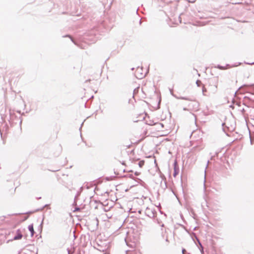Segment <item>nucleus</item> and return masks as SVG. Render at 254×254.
I'll list each match as a JSON object with an SVG mask.
<instances>
[{"label":"nucleus","instance_id":"f257e3e1","mask_svg":"<svg viewBox=\"0 0 254 254\" xmlns=\"http://www.w3.org/2000/svg\"><path fill=\"white\" fill-rule=\"evenodd\" d=\"M156 211L154 209L147 207L145 210V214L150 218H153L155 216Z\"/></svg>","mask_w":254,"mask_h":254},{"label":"nucleus","instance_id":"f03ea898","mask_svg":"<svg viewBox=\"0 0 254 254\" xmlns=\"http://www.w3.org/2000/svg\"><path fill=\"white\" fill-rule=\"evenodd\" d=\"M142 71V67H138L136 70L135 75L136 77L138 79H142L145 76L146 73H143L141 71Z\"/></svg>","mask_w":254,"mask_h":254},{"label":"nucleus","instance_id":"7ed1b4c3","mask_svg":"<svg viewBox=\"0 0 254 254\" xmlns=\"http://www.w3.org/2000/svg\"><path fill=\"white\" fill-rule=\"evenodd\" d=\"M94 248L100 252H104L108 249V246L107 245L102 246L97 243L96 246H94Z\"/></svg>","mask_w":254,"mask_h":254},{"label":"nucleus","instance_id":"20e7f679","mask_svg":"<svg viewBox=\"0 0 254 254\" xmlns=\"http://www.w3.org/2000/svg\"><path fill=\"white\" fill-rule=\"evenodd\" d=\"M23 237V234L22 233L20 229H17L15 232V234L13 237V240H18L21 239Z\"/></svg>","mask_w":254,"mask_h":254},{"label":"nucleus","instance_id":"39448f33","mask_svg":"<svg viewBox=\"0 0 254 254\" xmlns=\"http://www.w3.org/2000/svg\"><path fill=\"white\" fill-rule=\"evenodd\" d=\"M174 166V173H173V176L174 177H176L179 174L180 169L178 165V163L176 160L175 161L173 164Z\"/></svg>","mask_w":254,"mask_h":254},{"label":"nucleus","instance_id":"423d86ee","mask_svg":"<svg viewBox=\"0 0 254 254\" xmlns=\"http://www.w3.org/2000/svg\"><path fill=\"white\" fill-rule=\"evenodd\" d=\"M170 93H171V95L177 99L185 100H187V101H192V100L190 97H183V96H177L176 95H175L173 93L172 90L170 89Z\"/></svg>","mask_w":254,"mask_h":254},{"label":"nucleus","instance_id":"0eeeda50","mask_svg":"<svg viewBox=\"0 0 254 254\" xmlns=\"http://www.w3.org/2000/svg\"><path fill=\"white\" fill-rule=\"evenodd\" d=\"M193 235L195 238V239H196V240L197 241L198 244V245H199V249L200 250V252L201 253V254H204V250H203V247L200 241V240H199V239L197 238V237L196 236V234L194 233H193Z\"/></svg>","mask_w":254,"mask_h":254},{"label":"nucleus","instance_id":"6e6552de","mask_svg":"<svg viewBox=\"0 0 254 254\" xmlns=\"http://www.w3.org/2000/svg\"><path fill=\"white\" fill-rule=\"evenodd\" d=\"M192 100L191 101L193 102V104L192 105V107L194 109L197 110L199 107V103L198 102L196 101L195 100L193 99L192 98H190Z\"/></svg>","mask_w":254,"mask_h":254},{"label":"nucleus","instance_id":"1a4fd4ad","mask_svg":"<svg viewBox=\"0 0 254 254\" xmlns=\"http://www.w3.org/2000/svg\"><path fill=\"white\" fill-rule=\"evenodd\" d=\"M28 229L29 231L30 232L31 236L33 237L35 233V231H34V227H33V224H31L29 225L28 227Z\"/></svg>","mask_w":254,"mask_h":254},{"label":"nucleus","instance_id":"9d476101","mask_svg":"<svg viewBox=\"0 0 254 254\" xmlns=\"http://www.w3.org/2000/svg\"><path fill=\"white\" fill-rule=\"evenodd\" d=\"M214 68H217L221 70H225L226 69L225 66H222L220 64H217V65L215 66Z\"/></svg>","mask_w":254,"mask_h":254},{"label":"nucleus","instance_id":"9b49d317","mask_svg":"<svg viewBox=\"0 0 254 254\" xmlns=\"http://www.w3.org/2000/svg\"><path fill=\"white\" fill-rule=\"evenodd\" d=\"M144 165V161L141 160L138 162V166L139 167H142Z\"/></svg>","mask_w":254,"mask_h":254},{"label":"nucleus","instance_id":"f8f14e48","mask_svg":"<svg viewBox=\"0 0 254 254\" xmlns=\"http://www.w3.org/2000/svg\"><path fill=\"white\" fill-rule=\"evenodd\" d=\"M43 224V219L42 220L41 224H40V225L39 226V227H38V229L40 232H41L42 230Z\"/></svg>","mask_w":254,"mask_h":254},{"label":"nucleus","instance_id":"ddd939ff","mask_svg":"<svg viewBox=\"0 0 254 254\" xmlns=\"http://www.w3.org/2000/svg\"><path fill=\"white\" fill-rule=\"evenodd\" d=\"M237 66V65H236V64H234V65H231L229 64H226V66H225L226 67V69H227V68H230L231 67H234V66Z\"/></svg>","mask_w":254,"mask_h":254},{"label":"nucleus","instance_id":"4468645a","mask_svg":"<svg viewBox=\"0 0 254 254\" xmlns=\"http://www.w3.org/2000/svg\"><path fill=\"white\" fill-rule=\"evenodd\" d=\"M206 91H207V90L205 88L204 85H203V87H202V94H203V95H205V92H206Z\"/></svg>","mask_w":254,"mask_h":254},{"label":"nucleus","instance_id":"2eb2a0df","mask_svg":"<svg viewBox=\"0 0 254 254\" xmlns=\"http://www.w3.org/2000/svg\"><path fill=\"white\" fill-rule=\"evenodd\" d=\"M196 84L197 86H200L202 84V82L200 80H197L196 81Z\"/></svg>","mask_w":254,"mask_h":254},{"label":"nucleus","instance_id":"dca6fc26","mask_svg":"<svg viewBox=\"0 0 254 254\" xmlns=\"http://www.w3.org/2000/svg\"><path fill=\"white\" fill-rule=\"evenodd\" d=\"M68 37L69 38H70V39H71V41L72 42H73L74 44H75V42H74V40L73 39V38L70 35H65V36H63V37Z\"/></svg>","mask_w":254,"mask_h":254},{"label":"nucleus","instance_id":"f3484780","mask_svg":"<svg viewBox=\"0 0 254 254\" xmlns=\"http://www.w3.org/2000/svg\"><path fill=\"white\" fill-rule=\"evenodd\" d=\"M80 195V193L79 192H77L76 194L75 195V197H74V203H76V199L77 198V197L79 196V195Z\"/></svg>","mask_w":254,"mask_h":254},{"label":"nucleus","instance_id":"a211bd4d","mask_svg":"<svg viewBox=\"0 0 254 254\" xmlns=\"http://www.w3.org/2000/svg\"><path fill=\"white\" fill-rule=\"evenodd\" d=\"M48 205H49L48 204H45L43 207H42L41 208H39V209H38L36 211H42V210H43L44 208L48 206Z\"/></svg>","mask_w":254,"mask_h":254},{"label":"nucleus","instance_id":"6ab92c4d","mask_svg":"<svg viewBox=\"0 0 254 254\" xmlns=\"http://www.w3.org/2000/svg\"><path fill=\"white\" fill-rule=\"evenodd\" d=\"M163 177H164V178H162V177H161V183H162V181H163L164 180H165V177H164V176H163ZM164 184H165V186L166 187V181H165V180H164Z\"/></svg>","mask_w":254,"mask_h":254},{"label":"nucleus","instance_id":"aec40b11","mask_svg":"<svg viewBox=\"0 0 254 254\" xmlns=\"http://www.w3.org/2000/svg\"><path fill=\"white\" fill-rule=\"evenodd\" d=\"M232 4H238L240 2H237L236 1H233V0H232V2H231Z\"/></svg>","mask_w":254,"mask_h":254},{"label":"nucleus","instance_id":"412c9836","mask_svg":"<svg viewBox=\"0 0 254 254\" xmlns=\"http://www.w3.org/2000/svg\"><path fill=\"white\" fill-rule=\"evenodd\" d=\"M247 92L250 93L251 94L254 95V87L252 89L251 92L247 91Z\"/></svg>","mask_w":254,"mask_h":254},{"label":"nucleus","instance_id":"4be33fe9","mask_svg":"<svg viewBox=\"0 0 254 254\" xmlns=\"http://www.w3.org/2000/svg\"><path fill=\"white\" fill-rule=\"evenodd\" d=\"M244 99H248L250 101H252V99L250 97H249L248 96H245L244 97Z\"/></svg>","mask_w":254,"mask_h":254},{"label":"nucleus","instance_id":"5701e85b","mask_svg":"<svg viewBox=\"0 0 254 254\" xmlns=\"http://www.w3.org/2000/svg\"><path fill=\"white\" fill-rule=\"evenodd\" d=\"M225 123H222V126L223 127V131L225 132H226V130H225V128H224V126H225Z\"/></svg>","mask_w":254,"mask_h":254},{"label":"nucleus","instance_id":"b1692460","mask_svg":"<svg viewBox=\"0 0 254 254\" xmlns=\"http://www.w3.org/2000/svg\"><path fill=\"white\" fill-rule=\"evenodd\" d=\"M80 210V208L79 207H75V209L74 210V212Z\"/></svg>","mask_w":254,"mask_h":254},{"label":"nucleus","instance_id":"393cba45","mask_svg":"<svg viewBox=\"0 0 254 254\" xmlns=\"http://www.w3.org/2000/svg\"><path fill=\"white\" fill-rule=\"evenodd\" d=\"M245 64H249V65H253V64H254V62H253V63H245Z\"/></svg>","mask_w":254,"mask_h":254},{"label":"nucleus","instance_id":"a878e982","mask_svg":"<svg viewBox=\"0 0 254 254\" xmlns=\"http://www.w3.org/2000/svg\"><path fill=\"white\" fill-rule=\"evenodd\" d=\"M159 125L162 128L164 127V125L162 123H159Z\"/></svg>","mask_w":254,"mask_h":254},{"label":"nucleus","instance_id":"bb28decb","mask_svg":"<svg viewBox=\"0 0 254 254\" xmlns=\"http://www.w3.org/2000/svg\"><path fill=\"white\" fill-rule=\"evenodd\" d=\"M185 252H186V250L185 249H182V254H185Z\"/></svg>","mask_w":254,"mask_h":254},{"label":"nucleus","instance_id":"cd10ccee","mask_svg":"<svg viewBox=\"0 0 254 254\" xmlns=\"http://www.w3.org/2000/svg\"><path fill=\"white\" fill-rule=\"evenodd\" d=\"M241 112H242V113L243 114H244V112H245V109H244V108H243V109H242L241 110Z\"/></svg>","mask_w":254,"mask_h":254},{"label":"nucleus","instance_id":"c85d7f7f","mask_svg":"<svg viewBox=\"0 0 254 254\" xmlns=\"http://www.w3.org/2000/svg\"><path fill=\"white\" fill-rule=\"evenodd\" d=\"M104 210H105V211H108V210H109V208L107 209V208H105Z\"/></svg>","mask_w":254,"mask_h":254},{"label":"nucleus","instance_id":"c756f323","mask_svg":"<svg viewBox=\"0 0 254 254\" xmlns=\"http://www.w3.org/2000/svg\"><path fill=\"white\" fill-rule=\"evenodd\" d=\"M135 175L136 176H138V175H139V173H138V172H136L135 173Z\"/></svg>","mask_w":254,"mask_h":254},{"label":"nucleus","instance_id":"7c9ffc66","mask_svg":"<svg viewBox=\"0 0 254 254\" xmlns=\"http://www.w3.org/2000/svg\"><path fill=\"white\" fill-rule=\"evenodd\" d=\"M248 86V85H245H245H244L243 86H242L240 87L239 88V89L241 88H242V87H243V86Z\"/></svg>","mask_w":254,"mask_h":254},{"label":"nucleus","instance_id":"2f4dec72","mask_svg":"<svg viewBox=\"0 0 254 254\" xmlns=\"http://www.w3.org/2000/svg\"><path fill=\"white\" fill-rule=\"evenodd\" d=\"M13 118V115L10 113V119H12Z\"/></svg>","mask_w":254,"mask_h":254},{"label":"nucleus","instance_id":"473e14b6","mask_svg":"<svg viewBox=\"0 0 254 254\" xmlns=\"http://www.w3.org/2000/svg\"><path fill=\"white\" fill-rule=\"evenodd\" d=\"M129 177H130V178H132V177H133V175H132V174H131V175H129Z\"/></svg>","mask_w":254,"mask_h":254},{"label":"nucleus","instance_id":"72a5a7b5","mask_svg":"<svg viewBox=\"0 0 254 254\" xmlns=\"http://www.w3.org/2000/svg\"><path fill=\"white\" fill-rule=\"evenodd\" d=\"M183 110H184V111H187V110H188V109H187V108H183Z\"/></svg>","mask_w":254,"mask_h":254},{"label":"nucleus","instance_id":"f704fd0d","mask_svg":"<svg viewBox=\"0 0 254 254\" xmlns=\"http://www.w3.org/2000/svg\"><path fill=\"white\" fill-rule=\"evenodd\" d=\"M17 112L19 114H21V111H17Z\"/></svg>","mask_w":254,"mask_h":254},{"label":"nucleus","instance_id":"c9c22d12","mask_svg":"<svg viewBox=\"0 0 254 254\" xmlns=\"http://www.w3.org/2000/svg\"><path fill=\"white\" fill-rule=\"evenodd\" d=\"M251 140V144H253V141H252V139L251 138V140Z\"/></svg>","mask_w":254,"mask_h":254},{"label":"nucleus","instance_id":"e433bc0d","mask_svg":"<svg viewBox=\"0 0 254 254\" xmlns=\"http://www.w3.org/2000/svg\"><path fill=\"white\" fill-rule=\"evenodd\" d=\"M41 197H37V199H41Z\"/></svg>","mask_w":254,"mask_h":254},{"label":"nucleus","instance_id":"4c0bfd02","mask_svg":"<svg viewBox=\"0 0 254 254\" xmlns=\"http://www.w3.org/2000/svg\"><path fill=\"white\" fill-rule=\"evenodd\" d=\"M59 170H52V172H56V171H58Z\"/></svg>","mask_w":254,"mask_h":254},{"label":"nucleus","instance_id":"58836bf2","mask_svg":"<svg viewBox=\"0 0 254 254\" xmlns=\"http://www.w3.org/2000/svg\"><path fill=\"white\" fill-rule=\"evenodd\" d=\"M160 226H161V227H164V224H162L161 225H160Z\"/></svg>","mask_w":254,"mask_h":254},{"label":"nucleus","instance_id":"ea45409f","mask_svg":"<svg viewBox=\"0 0 254 254\" xmlns=\"http://www.w3.org/2000/svg\"><path fill=\"white\" fill-rule=\"evenodd\" d=\"M157 222H158V224H160V222H159V220H157Z\"/></svg>","mask_w":254,"mask_h":254},{"label":"nucleus","instance_id":"a19ab883","mask_svg":"<svg viewBox=\"0 0 254 254\" xmlns=\"http://www.w3.org/2000/svg\"><path fill=\"white\" fill-rule=\"evenodd\" d=\"M237 104L238 106H240V103H239V104H238V103H237Z\"/></svg>","mask_w":254,"mask_h":254},{"label":"nucleus","instance_id":"79ce46f5","mask_svg":"<svg viewBox=\"0 0 254 254\" xmlns=\"http://www.w3.org/2000/svg\"><path fill=\"white\" fill-rule=\"evenodd\" d=\"M22 123V120L20 121V124H21Z\"/></svg>","mask_w":254,"mask_h":254},{"label":"nucleus","instance_id":"37998d69","mask_svg":"<svg viewBox=\"0 0 254 254\" xmlns=\"http://www.w3.org/2000/svg\"><path fill=\"white\" fill-rule=\"evenodd\" d=\"M196 227H195L193 229V230H196Z\"/></svg>","mask_w":254,"mask_h":254},{"label":"nucleus","instance_id":"c03bdc74","mask_svg":"<svg viewBox=\"0 0 254 254\" xmlns=\"http://www.w3.org/2000/svg\"><path fill=\"white\" fill-rule=\"evenodd\" d=\"M134 68L133 67V68H131V70H134Z\"/></svg>","mask_w":254,"mask_h":254},{"label":"nucleus","instance_id":"a18cd8bd","mask_svg":"<svg viewBox=\"0 0 254 254\" xmlns=\"http://www.w3.org/2000/svg\"><path fill=\"white\" fill-rule=\"evenodd\" d=\"M189 107H190V104H189Z\"/></svg>","mask_w":254,"mask_h":254},{"label":"nucleus","instance_id":"49530a36","mask_svg":"<svg viewBox=\"0 0 254 254\" xmlns=\"http://www.w3.org/2000/svg\"><path fill=\"white\" fill-rule=\"evenodd\" d=\"M138 212H139V213H141V211H140V210H139V211H138Z\"/></svg>","mask_w":254,"mask_h":254},{"label":"nucleus","instance_id":"de8ad7c7","mask_svg":"<svg viewBox=\"0 0 254 254\" xmlns=\"http://www.w3.org/2000/svg\"><path fill=\"white\" fill-rule=\"evenodd\" d=\"M241 64V63H239L238 65H240Z\"/></svg>","mask_w":254,"mask_h":254},{"label":"nucleus","instance_id":"09e8293b","mask_svg":"<svg viewBox=\"0 0 254 254\" xmlns=\"http://www.w3.org/2000/svg\"><path fill=\"white\" fill-rule=\"evenodd\" d=\"M253 101H254V100H253Z\"/></svg>","mask_w":254,"mask_h":254},{"label":"nucleus","instance_id":"8fccbe9b","mask_svg":"<svg viewBox=\"0 0 254 254\" xmlns=\"http://www.w3.org/2000/svg\"><path fill=\"white\" fill-rule=\"evenodd\" d=\"M104 254H106V253H104Z\"/></svg>","mask_w":254,"mask_h":254},{"label":"nucleus","instance_id":"3c124183","mask_svg":"<svg viewBox=\"0 0 254 254\" xmlns=\"http://www.w3.org/2000/svg\"><path fill=\"white\" fill-rule=\"evenodd\" d=\"M36 254H38L37 253H36Z\"/></svg>","mask_w":254,"mask_h":254}]
</instances>
